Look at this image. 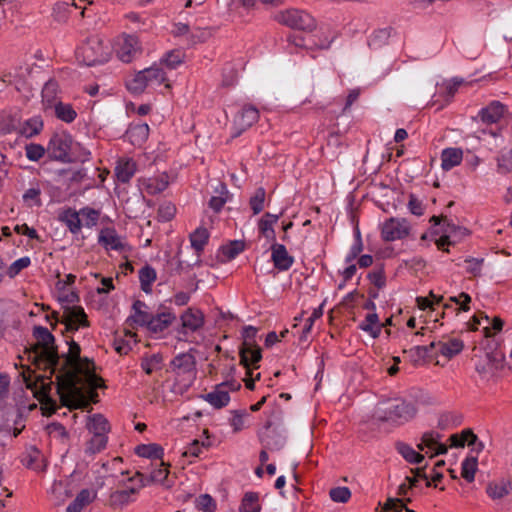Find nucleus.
Masks as SVG:
<instances>
[{"mask_svg":"<svg viewBox=\"0 0 512 512\" xmlns=\"http://www.w3.org/2000/svg\"><path fill=\"white\" fill-rule=\"evenodd\" d=\"M33 336L38 346L30 357L55 375L56 390L63 405L77 409L86 408L89 402H97V388L104 387L103 379L95 374V365L87 357H81V348L73 339L67 341L68 352L60 355L52 333L43 326H35Z\"/></svg>","mask_w":512,"mask_h":512,"instance_id":"nucleus-1","label":"nucleus"},{"mask_svg":"<svg viewBox=\"0 0 512 512\" xmlns=\"http://www.w3.org/2000/svg\"><path fill=\"white\" fill-rule=\"evenodd\" d=\"M112 53L110 41L102 34H90L85 42L77 49V60L86 65L94 66L107 62Z\"/></svg>","mask_w":512,"mask_h":512,"instance_id":"nucleus-2","label":"nucleus"},{"mask_svg":"<svg viewBox=\"0 0 512 512\" xmlns=\"http://www.w3.org/2000/svg\"><path fill=\"white\" fill-rule=\"evenodd\" d=\"M164 84L166 89H171L167 72L158 63L136 72L126 81V87L132 94H141L147 88L156 89Z\"/></svg>","mask_w":512,"mask_h":512,"instance_id":"nucleus-3","label":"nucleus"},{"mask_svg":"<svg viewBox=\"0 0 512 512\" xmlns=\"http://www.w3.org/2000/svg\"><path fill=\"white\" fill-rule=\"evenodd\" d=\"M417 407L414 402L395 399L382 403L375 411L378 421L402 425L415 417Z\"/></svg>","mask_w":512,"mask_h":512,"instance_id":"nucleus-4","label":"nucleus"},{"mask_svg":"<svg viewBox=\"0 0 512 512\" xmlns=\"http://www.w3.org/2000/svg\"><path fill=\"white\" fill-rule=\"evenodd\" d=\"M281 410L273 409L263 428L258 431L259 441L265 449L281 450L286 443L285 430L281 423Z\"/></svg>","mask_w":512,"mask_h":512,"instance_id":"nucleus-5","label":"nucleus"},{"mask_svg":"<svg viewBox=\"0 0 512 512\" xmlns=\"http://www.w3.org/2000/svg\"><path fill=\"white\" fill-rule=\"evenodd\" d=\"M257 329L253 326H245L242 331L243 343L240 347V363L247 369V376L252 375L250 366L257 364L261 358V349L256 344Z\"/></svg>","mask_w":512,"mask_h":512,"instance_id":"nucleus-6","label":"nucleus"},{"mask_svg":"<svg viewBox=\"0 0 512 512\" xmlns=\"http://www.w3.org/2000/svg\"><path fill=\"white\" fill-rule=\"evenodd\" d=\"M275 20L289 29L312 32L317 29L315 18L304 10L288 9L275 15Z\"/></svg>","mask_w":512,"mask_h":512,"instance_id":"nucleus-7","label":"nucleus"},{"mask_svg":"<svg viewBox=\"0 0 512 512\" xmlns=\"http://www.w3.org/2000/svg\"><path fill=\"white\" fill-rule=\"evenodd\" d=\"M118 59L130 63L142 54V45L136 34H120L112 47Z\"/></svg>","mask_w":512,"mask_h":512,"instance_id":"nucleus-8","label":"nucleus"},{"mask_svg":"<svg viewBox=\"0 0 512 512\" xmlns=\"http://www.w3.org/2000/svg\"><path fill=\"white\" fill-rule=\"evenodd\" d=\"M430 221L435 225H441L443 235L437 241L439 249H442L444 245H451L461 241L468 234L466 228L455 225L446 216H432Z\"/></svg>","mask_w":512,"mask_h":512,"instance_id":"nucleus-9","label":"nucleus"},{"mask_svg":"<svg viewBox=\"0 0 512 512\" xmlns=\"http://www.w3.org/2000/svg\"><path fill=\"white\" fill-rule=\"evenodd\" d=\"M72 138L70 135L61 133L54 134L47 147V153L53 160L61 162H70L69 150L71 148Z\"/></svg>","mask_w":512,"mask_h":512,"instance_id":"nucleus-10","label":"nucleus"},{"mask_svg":"<svg viewBox=\"0 0 512 512\" xmlns=\"http://www.w3.org/2000/svg\"><path fill=\"white\" fill-rule=\"evenodd\" d=\"M409 231L410 226L406 219L391 217L383 223L381 236L384 241L391 242L405 238Z\"/></svg>","mask_w":512,"mask_h":512,"instance_id":"nucleus-11","label":"nucleus"},{"mask_svg":"<svg viewBox=\"0 0 512 512\" xmlns=\"http://www.w3.org/2000/svg\"><path fill=\"white\" fill-rule=\"evenodd\" d=\"M287 43L296 49H327L331 41L321 40L320 34H287Z\"/></svg>","mask_w":512,"mask_h":512,"instance_id":"nucleus-12","label":"nucleus"},{"mask_svg":"<svg viewBox=\"0 0 512 512\" xmlns=\"http://www.w3.org/2000/svg\"><path fill=\"white\" fill-rule=\"evenodd\" d=\"M150 475L137 472L135 477L141 483V486H147L151 483H159L165 488H170L174 484L173 480L169 477V471L163 460L156 462Z\"/></svg>","mask_w":512,"mask_h":512,"instance_id":"nucleus-13","label":"nucleus"},{"mask_svg":"<svg viewBox=\"0 0 512 512\" xmlns=\"http://www.w3.org/2000/svg\"><path fill=\"white\" fill-rule=\"evenodd\" d=\"M259 118V111L252 105H245L236 114L234 118V126L239 130L235 136L240 135L243 131L251 127Z\"/></svg>","mask_w":512,"mask_h":512,"instance_id":"nucleus-14","label":"nucleus"},{"mask_svg":"<svg viewBox=\"0 0 512 512\" xmlns=\"http://www.w3.org/2000/svg\"><path fill=\"white\" fill-rule=\"evenodd\" d=\"M271 252V259L276 269L279 271H287L291 268L294 263V258L289 255L283 244L272 243Z\"/></svg>","mask_w":512,"mask_h":512,"instance_id":"nucleus-15","label":"nucleus"},{"mask_svg":"<svg viewBox=\"0 0 512 512\" xmlns=\"http://www.w3.org/2000/svg\"><path fill=\"white\" fill-rule=\"evenodd\" d=\"M182 328L179 334L186 336L187 331L195 332L199 330L204 324V315L199 310L187 309L181 315Z\"/></svg>","mask_w":512,"mask_h":512,"instance_id":"nucleus-16","label":"nucleus"},{"mask_svg":"<svg viewBox=\"0 0 512 512\" xmlns=\"http://www.w3.org/2000/svg\"><path fill=\"white\" fill-rule=\"evenodd\" d=\"M506 112V106L499 101H493L479 111L478 117L483 123L494 124L500 121Z\"/></svg>","mask_w":512,"mask_h":512,"instance_id":"nucleus-17","label":"nucleus"},{"mask_svg":"<svg viewBox=\"0 0 512 512\" xmlns=\"http://www.w3.org/2000/svg\"><path fill=\"white\" fill-rule=\"evenodd\" d=\"M196 360L190 353H181L173 358L171 361L172 370L177 371L179 374H188L194 377Z\"/></svg>","mask_w":512,"mask_h":512,"instance_id":"nucleus-18","label":"nucleus"},{"mask_svg":"<svg viewBox=\"0 0 512 512\" xmlns=\"http://www.w3.org/2000/svg\"><path fill=\"white\" fill-rule=\"evenodd\" d=\"M201 398L216 409L227 406L230 401L226 384H217L212 392L202 395Z\"/></svg>","mask_w":512,"mask_h":512,"instance_id":"nucleus-19","label":"nucleus"},{"mask_svg":"<svg viewBox=\"0 0 512 512\" xmlns=\"http://www.w3.org/2000/svg\"><path fill=\"white\" fill-rule=\"evenodd\" d=\"M176 319V316L170 311H164L157 313L156 315L150 314L148 321L145 326L149 331L153 333H159L164 331L172 322Z\"/></svg>","mask_w":512,"mask_h":512,"instance_id":"nucleus-20","label":"nucleus"},{"mask_svg":"<svg viewBox=\"0 0 512 512\" xmlns=\"http://www.w3.org/2000/svg\"><path fill=\"white\" fill-rule=\"evenodd\" d=\"M186 53L182 49H172L163 54L158 64L164 68V70L172 71L176 70L185 61Z\"/></svg>","mask_w":512,"mask_h":512,"instance_id":"nucleus-21","label":"nucleus"},{"mask_svg":"<svg viewBox=\"0 0 512 512\" xmlns=\"http://www.w3.org/2000/svg\"><path fill=\"white\" fill-rule=\"evenodd\" d=\"M98 242L107 250L121 251L124 248L121 238L118 236L115 229L112 228L102 229L99 233Z\"/></svg>","mask_w":512,"mask_h":512,"instance_id":"nucleus-22","label":"nucleus"},{"mask_svg":"<svg viewBox=\"0 0 512 512\" xmlns=\"http://www.w3.org/2000/svg\"><path fill=\"white\" fill-rule=\"evenodd\" d=\"M438 346L439 354L451 359L462 352L464 343L459 338H443V340L438 341Z\"/></svg>","mask_w":512,"mask_h":512,"instance_id":"nucleus-23","label":"nucleus"},{"mask_svg":"<svg viewBox=\"0 0 512 512\" xmlns=\"http://www.w3.org/2000/svg\"><path fill=\"white\" fill-rule=\"evenodd\" d=\"M463 159V151L460 148H446L441 153V167L449 171L459 165Z\"/></svg>","mask_w":512,"mask_h":512,"instance_id":"nucleus-24","label":"nucleus"},{"mask_svg":"<svg viewBox=\"0 0 512 512\" xmlns=\"http://www.w3.org/2000/svg\"><path fill=\"white\" fill-rule=\"evenodd\" d=\"M87 429L92 435L107 436L110 430L108 420L102 414H93L88 418Z\"/></svg>","mask_w":512,"mask_h":512,"instance_id":"nucleus-25","label":"nucleus"},{"mask_svg":"<svg viewBox=\"0 0 512 512\" xmlns=\"http://www.w3.org/2000/svg\"><path fill=\"white\" fill-rule=\"evenodd\" d=\"M43 461L41 451L34 446L28 448L22 458L23 465L28 469L35 471H41L44 469Z\"/></svg>","mask_w":512,"mask_h":512,"instance_id":"nucleus-26","label":"nucleus"},{"mask_svg":"<svg viewBox=\"0 0 512 512\" xmlns=\"http://www.w3.org/2000/svg\"><path fill=\"white\" fill-rule=\"evenodd\" d=\"M67 330H77L79 326H88L87 315L80 306H74L68 310Z\"/></svg>","mask_w":512,"mask_h":512,"instance_id":"nucleus-27","label":"nucleus"},{"mask_svg":"<svg viewBox=\"0 0 512 512\" xmlns=\"http://www.w3.org/2000/svg\"><path fill=\"white\" fill-rule=\"evenodd\" d=\"M59 85L54 79L48 80L42 89V103L45 109H51L55 106V103L60 102L58 100Z\"/></svg>","mask_w":512,"mask_h":512,"instance_id":"nucleus-28","label":"nucleus"},{"mask_svg":"<svg viewBox=\"0 0 512 512\" xmlns=\"http://www.w3.org/2000/svg\"><path fill=\"white\" fill-rule=\"evenodd\" d=\"M136 172V163L132 159H121L115 168L118 181L128 183Z\"/></svg>","mask_w":512,"mask_h":512,"instance_id":"nucleus-29","label":"nucleus"},{"mask_svg":"<svg viewBox=\"0 0 512 512\" xmlns=\"http://www.w3.org/2000/svg\"><path fill=\"white\" fill-rule=\"evenodd\" d=\"M511 489V481L508 479H501L498 482H490L486 487V493L493 500L502 499Z\"/></svg>","mask_w":512,"mask_h":512,"instance_id":"nucleus-30","label":"nucleus"},{"mask_svg":"<svg viewBox=\"0 0 512 512\" xmlns=\"http://www.w3.org/2000/svg\"><path fill=\"white\" fill-rule=\"evenodd\" d=\"M43 128V120L40 116L32 117L24 121L19 129V133L26 137L31 138L41 132Z\"/></svg>","mask_w":512,"mask_h":512,"instance_id":"nucleus-31","label":"nucleus"},{"mask_svg":"<svg viewBox=\"0 0 512 512\" xmlns=\"http://www.w3.org/2000/svg\"><path fill=\"white\" fill-rule=\"evenodd\" d=\"M209 240V232L206 228L199 227L190 235L192 248L196 251L198 258Z\"/></svg>","mask_w":512,"mask_h":512,"instance_id":"nucleus-32","label":"nucleus"},{"mask_svg":"<svg viewBox=\"0 0 512 512\" xmlns=\"http://www.w3.org/2000/svg\"><path fill=\"white\" fill-rule=\"evenodd\" d=\"M397 452L409 463L419 464L424 460V456L415 451L410 445L404 442H397L395 444Z\"/></svg>","mask_w":512,"mask_h":512,"instance_id":"nucleus-33","label":"nucleus"},{"mask_svg":"<svg viewBox=\"0 0 512 512\" xmlns=\"http://www.w3.org/2000/svg\"><path fill=\"white\" fill-rule=\"evenodd\" d=\"M60 219L66 224L71 233L77 234L80 232L82 220L80 219L79 212L72 209H67L63 212Z\"/></svg>","mask_w":512,"mask_h":512,"instance_id":"nucleus-34","label":"nucleus"},{"mask_svg":"<svg viewBox=\"0 0 512 512\" xmlns=\"http://www.w3.org/2000/svg\"><path fill=\"white\" fill-rule=\"evenodd\" d=\"M51 109H53L54 114L58 119L66 123L73 122L77 116V113L73 109L72 105L62 101L55 103V106H53Z\"/></svg>","mask_w":512,"mask_h":512,"instance_id":"nucleus-35","label":"nucleus"},{"mask_svg":"<svg viewBox=\"0 0 512 512\" xmlns=\"http://www.w3.org/2000/svg\"><path fill=\"white\" fill-rule=\"evenodd\" d=\"M359 328L369 333L373 338H377L381 332L382 325L376 313L367 314L365 320L359 324Z\"/></svg>","mask_w":512,"mask_h":512,"instance_id":"nucleus-36","label":"nucleus"},{"mask_svg":"<svg viewBox=\"0 0 512 512\" xmlns=\"http://www.w3.org/2000/svg\"><path fill=\"white\" fill-rule=\"evenodd\" d=\"M163 357L160 353L145 355L141 359V368L150 375L162 367Z\"/></svg>","mask_w":512,"mask_h":512,"instance_id":"nucleus-37","label":"nucleus"},{"mask_svg":"<svg viewBox=\"0 0 512 512\" xmlns=\"http://www.w3.org/2000/svg\"><path fill=\"white\" fill-rule=\"evenodd\" d=\"M136 453L141 457L154 459L159 462L162 460L163 449L157 444H142L137 446Z\"/></svg>","mask_w":512,"mask_h":512,"instance_id":"nucleus-38","label":"nucleus"},{"mask_svg":"<svg viewBox=\"0 0 512 512\" xmlns=\"http://www.w3.org/2000/svg\"><path fill=\"white\" fill-rule=\"evenodd\" d=\"M149 135V126L147 124H137L131 126L127 131V136L133 144H141L147 140Z\"/></svg>","mask_w":512,"mask_h":512,"instance_id":"nucleus-39","label":"nucleus"},{"mask_svg":"<svg viewBox=\"0 0 512 512\" xmlns=\"http://www.w3.org/2000/svg\"><path fill=\"white\" fill-rule=\"evenodd\" d=\"M139 280L141 289L145 293L151 292V285L156 280V271L149 265L142 267L139 270Z\"/></svg>","mask_w":512,"mask_h":512,"instance_id":"nucleus-40","label":"nucleus"},{"mask_svg":"<svg viewBox=\"0 0 512 512\" xmlns=\"http://www.w3.org/2000/svg\"><path fill=\"white\" fill-rule=\"evenodd\" d=\"M240 512H260L259 495L256 492H246L242 499Z\"/></svg>","mask_w":512,"mask_h":512,"instance_id":"nucleus-41","label":"nucleus"},{"mask_svg":"<svg viewBox=\"0 0 512 512\" xmlns=\"http://www.w3.org/2000/svg\"><path fill=\"white\" fill-rule=\"evenodd\" d=\"M245 248V243L241 240L230 241L228 244L223 245L220 251L225 261L234 259L239 255Z\"/></svg>","mask_w":512,"mask_h":512,"instance_id":"nucleus-42","label":"nucleus"},{"mask_svg":"<svg viewBox=\"0 0 512 512\" xmlns=\"http://www.w3.org/2000/svg\"><path fill=\"white\" fill-rule=\"evenodd\" d=\"M107 441V436L92 435L86 442L85 453L92 456L101 452L106 447Z\"/></svg>","mask_w":512,"mask_h":512,"instance_id":"nucleus-43","label":"nucleus"},{"mask_svg":"<svg viewBox=\"0 0 512 512\" xmlns=\"http://www.w3.org/2000/svg\"><path fill=\"white\" fill-rule=\"evenodd\" d=\"M137 493L136 488L116 490L110 495V503L112 506H124L130 502L132 495Z\"/></svg>","mask_w":512,"mask_h":512,"instance_id":"nucleus-44","label":"nucleus"},{"mask_svg":"<svg viewBox=\"0 0 512 512\" xmlns=\"http://www.w3.org/2000/svg\"><path fill=\"white\" fill-rule=\"evenodd\" d=\"M497 361L496 355L486 353L484 357H479L475 364V370L480 374L484 375L492 372L495 362Z\"/></svg>","mask_w":512,"mask_h":512,"instance_id":"nucleus-45","label":"nucleus"},{"mask_svg":"<svg viewBox=\"0 0 512 512\" xmlns=\"http://www.w3.org/2000/svg\"><path fill=\"white\" fill-rule=\"evenodd\" d=\"M132 308H133L134 314L131 315V317H130L131 320L140 326H145V324L148 321V318L150 316V313L144 311V308H146V304L143 301L136 300L133 303Z\"/></svg>","mask_w":512,"mask_h":512,"instance_id":"nucleus-46","label":"nucleus"},{"mask_svg":"<svg viewBox=\"0 0 512 512\" xmlns=\"http://www.w3.org/2000/svg\"><path fill=\"white\" fill-rule=\"evenodd\" d=\"M497 170L501 174L512 172V149L500 152L497 157Z\"/></svg>","mask_w":512,"mask_h":512,"instance_id":"nucleus-47","label":"nucleus"},{"mask_svg":"<svg viewBox=\"0 0 512 512\" xmlns=\"http://www.w3.org/2000/svg\"><path fill=\"white\" fill-rule=\"evenodd\" d=\"M477 470V459L475 457L466 458L462 462V477L468 481L473 482L475 478V473Z\"/></svg>","mask_w":512,"mask_h":512,"instance_id":"nucleus-48","label":"nucleus"},{"mask_svg":"<svg viewBox=\"0 0 512 512\" xmlns=\"http://www.w3.org/2000/svg\"><path fill=\"white\" fill-rule=\"evenodd\" d=\"M266 192L265 189L259 187L256 189L254 195L250 198L249 204L253 214H259L264 208Z\"/></svg>","mask_w":512,"mask_h":512,"instance_id":"nucleus-49","label":"nucleus"},{"mask_svg":"<svg viewBox=\"0 0 512 512\" xmlns=\"http://www.w3.org/2000/svg\"><path fill=\"white\" fill-rule=\"evenodd\" d=\"M80 216L83 218L84 225L88 228L94 227L97 225L100 213L99 211L85 207L82 208L80 211Z\"/></svg>","mask_w":512,"mask_h":512,"instance_id":"nucleus-50","label":"nucleus"},{"mask_svg":"<svg viewBox=\"0 0 512 512\" xmlns=\"http://www.w3.org/2000/svg\"><path fill=\"white\" fill-rule=\"evenodd\" d=\"M168 176L163 174L158 178L150 179L147 185L149 193L157 194L163 192L168 187Z\"/></svg>","mask_w":512,"mask_h":512,"instance_id":"nucleus-51","label":"nucleus"},{"mask_svg":"<svg viewBox=\"0 0 512 512\" xmlns=\"http://www.w3.org/2000/svg\"><path fill=\"white\" fill-rule=\"evenodd\" d=\"M363 243L360 235V231L357 229L355 233V242L351 246L348 254L346 255L345 262L352 263L362 252Z\"/></svg>","mask_w":512,"mask_h":512,"instance_id":"nucleus-52","label":"nucleus"},{"mask_svg":"<svg viewBox=\"0 0 512 512\" xmlns=\"http://www.w3.org/2000/svg\"><path fill=\"white\" fill-rule=\"evenodd\" d=\"M332 501L337 503H346L351 498V491L348 487H335L329 491Z\"/></svg>","mask_w":512,"mask_h":512,"instance_id":"nucleus-53","label":"nucleus"},{"mask_svg":"<svg viewBox=\"0 0 512 512\" xmlns=\"http://www.w3.org/2000/svg\"><path fill=\"white\" fill-rule=\"evenodd\" d=\"M40 195H41L40 188L32 187L25 191V193L23 194V200L29 206L35 205V206L40 207L42 205Z\"/></svg>","mask_w":512,"mask_h":512,"instance_id":"nucleus-54","label":"nucleus"},{"mask_svg":"<svg viewBox=\"0 0 512 512\" xmlns=\"http://www.w3.org/2000/svg\"><path fill=\"white\" fill-rule=\"evenodd\" d=\"M196 507L203 512H214L216 504L208 494H202L196 499Z\"/></svg>","mask_w":512,"mask_h":512,"instance_id":"nucleus-55","label":"nucleus"},{"mask_svg":"<svg viewBox=\"0 0 512 512\" xmlns=\"http://www.w3.org/2000/svg\"><path fill=\"white\" fill-rule=\"evenodd\" d=\"M175 213V205L171 202H165L158 208V219L163 222L170 221L175 216Z\"/></svg>","mask_w":512,"mask_h":512,"instance_id":"nucleus-56","label":"nucleus"},{"mask_svg":"<svg viewBox=\"0 0 512 512\" xmlns=\"http://www.w3.org/2000/svg\"><path fill=\"white\" fill-rule=\"evenodd\" d=\"M26 157L31 161L40 160L45 154V148L40 144L30 143L25 147Z\"/></svg>","mask_w":512,"mask_h":512,"instance_id":"nucleus-57","label":"nucleus"},{"mask_svg":"<svg viewBox=\"0 0 512 512\" xmlns=\"http://www.w3.org/2000/svg\"><path fill=\"white\" fill-rule=\"evenodd\" d=\"M323 306L324 303L315 308L311 316L307 319L306 324L302 330L301 339H305L307 337L313 327L315 320L319 319L323 315Z\"/></svg>","mask_w":512,"mask_h":512,"instance_id":"nucleus-58","label":"nucleus"},{"mask_svg":"<svg viewBox=\"0 0 512 512\" xmlns=\"http://www.w3.org/2000/svg\"><path fill=\"white\" fill-rule=\"evenodd\" d=\"M248 416L246 410H234L232 411V418L230 419V425L233 427L234 432H239L244 428V418Z\"/></svg>","mask_w":512,"mask_h":512,"instance_id":"nucleus-59","label":"nucleus"},{"mask_svg":"<svg viewBox=\"0 0 512 512\" xmlns=\"http://www.w3.org/2000/svg\"><path fill=\"white\" fill-rule=\"evenodd\" d=\"M484 262V259H478V258H468L465 260V270L467 273L473 275V276H479L481 274L482 270V264Z\"/></svg>","mask_w":512,"mask_h":512,"instance_id":"nucleus-60","label":"nucleus"},{"mask_svg":"<svg viewBox=\"0 0 512 512\" xmlns=\"http://www.w3.org/2000/svg\"><path fill=\"white\" fill-rule=\"evenodd\" d=\"M439 438H440L439 434H434L433 432H426L423 434L422 442L417 445V448L421 451L424 450V447L434 449Z\"/></svg>","mask_w":512,"mask_h":512,"instance_id":"nucleus-61","label":"nucleus"},{"mask_svg":"<svg viewBox=\"0 0 512 512\" xmlns=\"http://www.w3.org/2000/svg\"><path fill=\"white\" fill-rule=\"evenodd\" d=\"M31 261L29 257H22L16 261H14L9 269L8 274L10 277L16 276L21 270L27 268L30 265Z\"/></svg>","mask_w":512,"mask_h":512,"instance_id":"nucleus-62","label":"nucleus"},{"mask_svg":"<svg viewBox=\"0 0 512 512\" xmlns=\"http://www.w3.org/2000/svg\"><path fill=\"white\" fill-rule=\"evenodd\" d=\"M260 233L269 241L275 242V231L271 222H267L266 219H260L258 223Z\"/></svg>","mask_w":512,"mask_h":512,"instance_id":"nucleus-63","label":"nucleus"},{"mask_svg":"<svg viewBox=\"0 0 512 512\" xmlns=\"http://www.w3.org/2000/svg\"><path fill=\"white\" fill-rule=\"evenodd\" d=\"M95 494L92 495V493L88 489L81 490L76 498L73 500L76 504H79L80 507L84 508L86 505L90 504L94 498Z\"/></svg>","mask_w":512,"mask_h":512,"instance_id":"nucleus-64","label":"nucleus"}]
</instances>
